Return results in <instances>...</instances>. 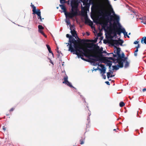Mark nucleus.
Here are the masks:
<instances>
[{
  "label": "nucleus",
  "instance_id": "59",
  "mask_svg": "<svg viewBox=\"0 0 146 146\" xmlns=\"http://www.w3.org/2000/svg\"><path fill=\"white\" fill-rule=\"evenodd\" d=\"M137 114H138V111H137Z\"/></svg>",
  "mask_w": 146,
  "mask_h": 146
},
{
  "label": "nucleus",
  "instance_id": "31",
  "mask_svg": "<svg viewBox=\"0 0 146 146\" xmlns=\"http://www.w3.org/2000/svg\"><path fill=\"white\" fill-rule=\"evenodd\" d=\"M108 62H109L107 63V65L109 66V68L110 69L112 65V62L110 61H109Z\"/></svg>",
  "mask_w": 146,
  "mask_h": 146
},
{
  "label": "nucleus",
  "instance_id": "10",
  "mask_svg": "<svg viewBox=\"0 0 146 146\" xmlns=\"http://www.w3.org/2000/svg\"><path fill=\"white\" fill-rule=\"evenodd\" d=\"M71 10L77 11L78 3L76 0H72L71 2Z\"/></svg>",
  "mask_w": 146,
  "mask_h": 146
},
{
  "label": "nucleus",
  "instance_id": "53",
  "mask_svg": "<svg viewBox=\"0 0 146 146\" xmlns=\"http://www.w3.org/2000/svg\"><path fill=\"white\" fill-rule=\"evenodd\" d=\"M57 53H59V51L58 50H57Z\"/></svg>",
  "mask_w": 146,
  "mask_h": 146
},
{
  "label": "nucleus",
  "instance_id": "38",
  "mask_svg": "<svg viewBox=\"0 0 146 146\" xmlns=\"http://www.w3.org/2000/svg\"><path fill=\"white\" fill-rule=\"evenodd\" d=\"M84 143V141L83 139H81L80 140V144L81 145L83 144Z\"/></svg>",
  "mask_w": 146,
  "mask_h": 146
},
{
  "label": "nucleus",
  "instance_id": "63",
  "mask_svg": "<svg viewBox=\"0 0 146 146\" xmlns=\"http://www.w3.org/2000/svg\"><path fill=\"white\" fill-rule=\"evenodd\" d=\"M130 33H129V35H130Z\"/></svg>",
  "mask_w": 146,
  "mask_h": 146
},
{
  "label": "nucleus",
  "instance_id": "28",
  "mask_svg": "<svg viewBox=\"0 0 146 146\" xmlns=\"http://www.w3.org/2000/svg\"><path fill=\"white\" fill-rule=\"evenodd\" d=\"M107 58L109 60H113L114 62H115V61L117 60V59H116L111 57H108Z\"/></svg>",
  "mask_w": 146,
  "mask_h": 146
},
{
  "label": "nucleus",
  "instance_id": "33",
  "mask_svg": "<svg viewBox=\"0 0 146 146\" xmlns=\"http://www.w3.org/2000/svg\"><path fill=\"white\" fill-rule=\"evenodd\" d=\"M38 28L39 31L40 30H41L44 29V27L42 25H40L38 26Z\"/></svg>",
  "mask_w": 146,
  "mask_h": 146
},
{
  "label": "nucleus",
  "instance_id": "27",
  "mask_svg": "<svg viewBox=\"0 0 146 146\" xmlns=\"http://www.w3.org/2000/svg\"><path fill=\"white\" fill-rule=\"evenodd\" d=\"M83 3V4L84 5L87 4L88 0H80Z\"/></svg>",
  "mask_w": 146,
  "mask_h": 146
},
{
  "label": "nucleus",
  "instance_id": "21",
  "mask_svg": "<svg viewBox=\"0 0 146 146\" xmlns=\"http://www.w3.org/2000/svg\"><path fill=\"white\" fill-rule=\"evenodd\" d=\"M124 62L125 63L124 67L126 68L128 67L129 66V62L127 61V59Z\"/></svg>",
  "mask_w": 146,
  "mask_h": 146
},
{
  "label": "nucleus",
  "instance_id": "4",
  "mask_svg": "<svg viewBox=\"0 0 146 146\" xmlns=\"http://www.w3.org/2000/svg\"><path fill=\"white\" fill-rule=\"evenodd\" d=\"M117 62L119 64V66L120 68H123V62L126 60L127 59V57H125V54L122 53L121 55L120 54V57L117 56Z\"/></svg>",
  "mask_w": 146,
  "mask_h": 146
},
{
  "label": "nucleus",
  "instance_id": "39",
  "mask_svg": "<svg viewBox=\"0 0 146 146\" xmlns=\"http://www.w3.org/2000/svg\"><path fill=\"white\" fill-rule=\"evenodd\" d=\"M113 54V56L114 57H117V54H113V53H111L110 54Z\"/></svg>",
  "mask_w": 146,
  "mask_h": 146
},
{
  "label": "nucleus",
  "instance_id": "47",
  "mask_svg": "<svg viewBox=\"0 0 146 146\" xmlns=\"http://www.w3.org/2000/svg\"><path fill=\"white\" fill-rule=\"evenodd\" d=\"M142 90L143 92L146 91V88H144Z\"/></svg>",
  "mask_w": 146,
  "mask_h": 146
},
{
  "label": "nucleus",
  "instance_id": "2",
  "mask_svg": "<svg viewBox=\"0 0 146 146\" xmlns=\"http://www.w3.org/2000/svg\"><path fill=\"white\" fill-rule=\"evenodd\" d=\"M111 11L112 13V15L110 16V18H109V17L106 18L105 21L106 22L102 23V28L105 30H106V26L107 25L108 22L110 23V25H111V22L114 21L113 26V27H115V23L116 24L119 23L120 19L119 16L116 15L112 9Z\"/></svg>",
  "mask_w": 146,
  "mask_h": 146
},
{
  "label": "nucleus",
  "instance_id": "30",
  "mask_svg": "<svg viewBox=\"0 0 146 146\" xmlns=\"http://www.w3.org/2000/svg\"><path fill=\"white\" fill-rule=\"evenodd\" d=\"M125 105V103L123 102H120L119 103V106L121 107H123Z\"/></svg>",
  "mask_w": 146,
  "mask_h": 146
},
{
  "label": "nucleus",
  "instance_id": "3",
  "mask_svg": "<svg viewBox=\"0 0 146 146\" xmlns=\"http://www.w3.org/2000/svg\"><path fill=\"white\" fill-rule=\"evenodd\" d=\"M106 4L108 7L111 8V9L110 11H108L106 9L105 7L103 6H102L101 9L99 10L98 13L100 16H103V18L105 19L106 17H108V16H111V13H112L111 11L112 9L113 10V9L111 8V5L110 3V2L108 0H106Z\"/></svg>",
  "mask_w": 146,
  "mask_h": 146
},
{
  "label": "nucleus",
  "instance_id": "49",
  "mask_svg": "<svg viewBox=\"0 0 146 146\" xmlns=\"http://www.w3.org/2000/svg\"><path fill=\"white\" fill-rule=\"evenodd\" d=\"M109 72H111V73H113V71H111L110 69L109 70Z\"/></svg>",
  "mask_w": 146,
  "mask_h": 146
},
{
  "label": "nucleus",
  "instance_id": "32",
  "mask_svg": "<svg viewBox=\"0 0 146 146\" xmlns=\"http://www.w3.org/2000/svg\"><path fill=\"white\" fill-rule=\"evenodd\" d=\"M60 2L61 4H64V3H66V0H60Z\"/></svg>",
  "mask_w": 146,
  "mask_h": 146
},
{
  "label": "nucleus",
  "instance_id": "12",
  "mask_svg": "<svg viewBox=\"0 0 146 146\" xmlns=\"http://www.w3.org/2000/svg\"><path fill=\"white\" fill-rule=\"evenodd\" d=\"M102 55L99 56H97L96 55H91V56L92 57L95 58L96 61H100L102 60Z\"/></svg>",
  "mask_w": 146,
  "mask_h": 146
},
{
  "label": "nucleus",
  "instance_id": "52",
  "mask_svg": "<svg viewBox=\"0 0 146 146\" xmlns=\"http://www.w3.org/2000/svg\"><path fill=\"white\" fill-rule=\"evenodd\" d=\"M60 55V53H58V54H57V56H58V57Z\"/></svg>",
  "mask_w": 146,
  "mask_h": 146
},
{
  "label": "nucleus",
  "instance_id": "13",
  "mask_svg": "<svg viewBox=\"0 0 146 146\" xmlns=\"http://www.w3.org/2000/svg\"><path fill=\"white\" fill-rule=\"evenodd\" d=\"M70 30H71V33L73 37H74L75 38L78 37V36L76 34V31L74 29L72 30L71 27H70Z\"/></svg>",
  "mask_w": 146,
  "mask_h": 146
},
{
  "label": "nucleus",
  "instance_id": "20",
  "mask_svg": "<svg viewBox=\"0 0 146 146\" xmlns=\"http://www.w3.org/2000/svg\"><path fill=\"white\" fill-rule=\"evenodd\" d=\"M66 22L67 25H69L70 27H71V28L72 27V26L70 24V21L69 19H67L66 21Z\"/></svg>",
  "mask_w": 146,
  "mask_h": 146
},
{
  "label": "nucleus",
  "instance_id": "1",
  "mask_svg": "<svg viewBox=\"0 0 146 146\" xmlns=\"http://www.w3.org/2000/svg\"><path fill=\"white\" fill-rule=\"evenodd\" d=\"M81 42V41H78L74 44L73 46L75 49L74 48L72 45L71 46L70 44V46L69 47L68 50L70 51L71 52H75V54L78 57H80L82 59L84 60V58L82 57L83 55L82 54L87 56L90 54L91 50L81 46L79 44V43Z\"/></svg>",
  "mask_w": 146,
  "mask_h": 146
},
{
  "label": "nucleus",
  "instance_id": "24",
  "mask_svg": "<svg viewBox=\"0 0 146 146\" xmlns=\"http://www.w3.org/2000/svg\"><path fill=\"white\" fill-rule=\"evenodd\" d=\"M112 67L113 68V69L112 70H117L119 69V68H120L119 66V65H118V66H113Z\"/></svg>",
  "mask_w": 146,
  "mask_h": 146
},
{
  "label": "nucleus",
  "instance_id": "9",
  "mask_svg": "<svg viewBox=\"0 0 146 146\" xmlns=\"http://www.w3.org/2000/svg\"><path fill=\"white\" fill-rule=\"evenodd\" d=\"M66 37L69 38L68 42L69 43H68V45H69V47L70 46V44L72 46V44H74L77 42V40L72 36L68 34H66Z\"/></svg>",
  "mask_w": 146,
  "mask_h": 146
},
{
  "label": "nucleus",
  "instance_id": "18",
  "mask_svg": "<svg viewBox=\"0 0 146 146\" xmlns=\"http://www.w3.org/2000/svg\"><path fill=\"white\" fill-rule=\"evenodd\" d=\"M68 77L67 76H66H66H65L63 78V80L64 81L62 82L63 83L65 84L67 83V82L68 81Z\"/></svg>",
  "mask_w": 146,
  "mask_h": 146
},
{
  "label": "nucleus",
  "instance_id": "25",
  "mask_svg": "<svg viewBox=\"0 0 146 146\" xmlns=\"http://www.w3.org/2000/svg\"><path fill=\"white\" fill-rule=\"evenodd\" d=\"M65 84H66L67 85L69 86V87H70L71 88H74L72 85L71 84V83L70 82H69L68 81L67 82V83H65Z\"/></svg>",
  "mask_w": 146,
  "mask_h": 146
},
{
  "label": "nucleus",
  "instance_id": "26",
  "mask_svg": "<svg viewBox=\"0 0 146 146\" xmlns=\"http://www.w3.org/2000/svg\"><path fill=\"white\" fill-rule=\"evenodd\" d=\"M142 20L143 21L142 23H143L145 24H146V17H142Z\"/></svg>",
  "mask_w": 146,
  "mask_h": 146
},
{
  "label": "nucleus",
  "instance_id": "44",
  "mask_svg": "<svg viewBox=\"0 0 146 146\" xmlns=\"http://www.w3.org/2000/svg\"><path fill=\"white\" fill-rule=\"evenodd\" d=\"M105 83H106L107 85H110V83L108 81H106L105 82Z\"/></svg>",
  "mask_w": 146,
  "mask_h": 146
},
{
  "label": "nucleus",
  "instance_id": "40",
  "mask_svg": "<svg viewBox=\"0 0 146 146\" xmlns=\"http://www.w3.org/2000/svg\"><path fill=\"white\" fill-rule=\"evenodd\" d=\"M15 109V108H11L9 110L10 112L13 111Z\"/></svg>",
  "mask_w": 146,
  "mask_h": 146
},
{
  "label": "nucleus",
  "instance_id": "15",
  "mask_svg": "<svg viewBox=\"0 0 146 146\" xmlns=\"http://www.w3.org/2000/svg\"><path fill=\"white\" fill-rule=\"evenodd\" d=\"M59 6L61 7V9L63 10V12L64 13L67 12L66 9L64 4L60 5Z\"/></svg>",
  "mask_w": 146,
  "mask_h": 146
},
{
  "label": "nucleus",
  "instance_id": "50",
  "mask_svg": "<svg viewBox=\"0 0 146 146\" xmlns=\"http://www.w3.org/2000/svg\"><path fill=\"white\" fill-rule=\"evenodd\" d=\"M86 34H87V35H88V36H89L90 35L89 33L87 32H86Z\"/></svg>",
  "mask_w": 146,
  "mask_h": 146
},
{
  "label": "nucleus",
  "instance_id": "41",
  "mask_svg": "<svg viewBox=\"0 0 146 146\" xmlns=\"http://www.w3.org/2000/svg\"><path fill=\"white\" fill-rule=\"evenodd\" d=\"M102 76H103V78L104 79H106V76L105 75H104V74H102Z\"/></svg>",
  "mask_w": 146,
  "mask_h": 146
},
{
  "label": "nucleus",
  "instance_id": "16",
  "mask_svg": "<svg viewBox=\"0 0 146 146\" xmlns=\"http://www.w3.org/2000/svg\"><path fill=\"white\" fill-rule=\"evenodd\" d=\"M119 27L120 28L121 33H123L124 36L127 35V33L126 32L125 29L124 28L121 29V26H120L119 24Z\"/></svg>",
  "mask_w": 146,
  "mask_h": 146
},
{
  "label": "nucleus",
  "instance_id": "6",
  "mask_svg": "<svg viewBox=\"0 0 146 146\" xmlns=\"http://www.w3.org/2000/svg\"><path fill=\"white\" fill-rule=\"evenodd\" d=\"M71 12H66L65 13V15L66 18H68L69 19H72L74 17L77 15V12L76 11L71 10Z\"/></svg>",
  "mask_w": 146,
  "mask_h": 146
},
{
  "label": "nucleus",
  "instance_id": "17",
  "mask_svg": "<svg viewBox=\"0 0 146 146\" xmlns=\"http://www.w3.org/2000/svg\"><path fill=\"white\" fill-rule=\"evenodd\" d=\"M101 67L102 68V69L100 70H101V72H103V74H104L106 72V69L105 67H104V65H102Z\"/></svg>",
  "mask_w": 146,
  "mask_h": 146
},
{
  "label": "nucleus",
  "instance_id": "46",
  "mask_svg": "<svg viewBox=\"0 0 146 146\" xmlns=\"http://www.w3.org/2000/svg\"><path fill=\"white\" fill-rule=\"evenodd\" d=\"M107 52L105 51H103L102 52H101V54H102L106 53Z\"/></svg>",
  "mask_w": 146,
  "mask_h": 146
},
{
  "label": "nucleus",
  "instance_id": "64",
  "mask_svg": "<svg viewBox=\"0 0 146 146\" xmlns=\"http://www.w3.org/2000/svg\"><path fill=\"white\" fill-rule=\"evenodd\" d=\"M94 8L95 9V8H96L95 7H94Z\"/></svg>",
  "mask_w": 146,
  "mask_h": 146
},
{
  "label": "nucleus",
  "instance_id": "60",
  "mask_svg": "<svg viewBox=\"0 0 146 146\" xmlns=\"http://www.w3.org/2000/svg\"><path fill=\"white\" fill-rule=\"evenodd\" d=\"M58 48L57 47V50H58Z\"/></svg>",
  "mask_w": 146,
  "mask_h": 146
},
{
  "label": "nucleus",
  "instance_id": "54",
  "mask_svg": "<svg viewBox=\"0 0 146 146\" xmlns=\"http://www.w3.org/2000/svg\"><path fill=\"white\" fill-rule=\"evenodd\" d=\"M95 0H90V2L91 1H94Z\"/></svg>",
  "mask_w": 146,
  "mask_h": 146
},
{
  "label": "nucleus",
  "instance_id": "11",
  "mask_svg": "<svg viewBox=\"0 0 146 146\" xmlns=\"http://www.w3.org/2000/svg\"><path fill=\"white\" fill-rule=\"evenodd\" d=\"M116 24H117L116 23L115 24V27H113L114 28L113 29V33L114 34V36H116L117 34L120 35L121 33V31L120 27H117L116 29L115 28V26H116L115 25ZM118 24L119 25V23Z\"/></svg>",
  "mask_w": 146,
  "mask_h": 146
},
{
  "label": "nucleus",
  "instance_id": "23",
  "mask_svg": "<svg viewBox=\"0 0 146 146\" xmlns=\"http://www.w3.org/2000/svg\"><path fill=\"white\" fill-rule=\"evenodd\" d=\"M111 74V72H108L107 73V78L108 79H109L110 77H112L114 76V75H111L110 76Z\"/></svg>",
  "mask_w": 146,
  "mask_h": 146
},
{
  "label": "nucleus",
  "instance_id": "43",
  "mask_svg": "<svg viewBox=\"0 0 146 146\" xmlns=\"http://www.w3.org/2000/svg\"><path fill=\"white\" fill-rule=\"evenodd\" d=\"M138 42L139 41H136L134 42V44H138Z\"/></svg>",
  "mask_w": 146,
  "mask_h": 146
},
{
  "label": "nucleus",
  "instance_id": "61",
  "mask_svg": "<svg viewBox=\"0 0 146 146\" xmlns=\"http://www.w3.org/2000/svg\"><path fill=\"white\" fill-rule=\"evenodd\" d=\"M109 81H110V80H111V79H109Z\"/></svg>",
  "mask_w": 146,
  "mask_h": 146
},
{
  "label": "nucleus",
  "instance_id": "19",
  "mask_svg": "<svg viewBox=\"0 0 146 146\" xmlns=\"http://www.w3.org/2000/svg\"><path fill=\"white\" fill-rule=\"evenodd\" d=\"M46 46L47 47V48L49 52L50 53H51L53 56L54 54L52 52V51L51 50V48L50 46L48 44H46Z\"/></svg>",
  "mask_w": 146,
  "mask_h": 146
},
{
  "label": "nucleus",
  "instance_id": "55",
  "mask_svg": "<svg viewBox=\"0 0 146 146\" xmlns=\"http://www.w3.org/2000/svg\"><path fill=\"white\" fill-rule=\"evenodd\" d=\"M127 36V37L128 38H129V36L128 35H126Z\"/></svg>",
  "mask_w": 146,
  "mask_h": 146
},
{
  "label": "nucleus",
  "instance_id": "8",
  "mask_svg": "<svg viewBox=\"0 0 146 146\" xmlns=\"http://www.w3.org/2000/svg\"><path fill=\"white\" fill-rule=\"evenodd\" d=\"M123 42V41L121 40L120 39H119V40H117L112 39L110 40L109 43L111 45L113 46H114V45H116L117 46L120 45L121 46Z\"/></svg>",
  "mask_w": 146,
  "mask_h": 146
},
{
  "label": "nucleus",
  "instance_id": "7",
  "mask_svg": "<svg viewBox=\"0 0 146 146\" xmlns=\"http://www.w3.org/2000/svg\"><path fill=\"white\" fill-rule=\"evenodd\" d=\"M31 7H32L33 9L32 11L33 12V14H36L38 16V19H40L41 21H42L41 16V12L40 10H37V11H36V7L33 5L31 4Z\"/></svg>",
  "mask_w": 146,
  "mask_h": 146
},
{
  "label": "nucleus",
  "instance_id": "57",
  "mask_svg": "<svg viewBox=\"0 0 146 146\" xmlns=\"http://www.w3.org/2000/svg\"><path fill=\"white\" fill-rule=\"evenodd\" d=\"M97 38L96 39H95V42H96V41H97Z\"/></svg>",
  "mask_w": 146,
  "mask_h": 146
},
{
  "label": "nucleus",
  "instance_id": "34",
  "mask_svg": "<svg viewBox=\"0 0 146 146\" xmlns=\"http://www.w3.org/2000/svg\"><path fill=\"white\" fill-rule=\"evenodd\" d=\"M90 21V20L88 19V18H86L85 20V23H89Z\"/></svg>",
  "mask_w": 146,
  "mask_h": 146
},
{
  "label": "nucleus",
  "instance_id": "29",
  "mask_svg": "<svg viewBox=\"0 0 146 146\" xmlns=\"http://www.w3.org/2000/svg\"><path fill=\"white\" fill-rule=\"evenodd\" d=\"M39 32L42 35H43L45 37H47V36L45 35L43 32L41 30H40Z\"/></svg>",
  "mask_w": 146,
  "mask_h": 146
},
{
  "label": "nucleus",
  "instance_id": "48",
  "mask_svg": "<svg viewBox=\"0 0 146 146\" xmlns=\"http://www.w3.org/2000/svg\"><path fill=\"white\" fill-rule=\"evenodd\" d=\"M137 55V52H135H135H134V55L135 56H136Z\"/></svg>",
  "mask_w": 146,
  "mask_h": 146
},
{
  "label": "nucleus",
  "instance_id": "58",
  "mask_svg": "<svg viewBox=\"0 0 146 146\" xmlns=\"http://www.w3.org/2000/svg\"><path fill=\"white\" fill-rule=\"evenodd\" d=\"M113 131H116V129H113Z\"/></svg>",
  "mask_w": 146,
  "mask_h": 146
},
{
  "label": "nucleus",
  "instance_id": "5",
  "mask_svg": "<svg viewBox=\"0 0 146 146\" xmlns=\"http://www.w3.org/2000/svg\"><path fill=\"white\" fill-rule=\"evenodd\" d=\"M89 44L91 45V46L90 47H88V48H94V49L91 50V51H92L94 52L97 51L98 53L100 54V55H102L101 54V52L103 51V49L102 47H101L100 49L99 46L97 44L93 43H89Z\"/></svg>",
  "mask_w": 146,
  "mask_h": 146
},
{
  "label": "nucleus",
  "instance_id": "36",
  "mask_svg": "<svg viewBox=\"0 0 146 146\" xmlns=\"http://www.w3.org/2000/svg\"><path fill=\"white\" fill-rule=\"evenodd\" d=\"M87 7H83L82 8V9L83 10V11H87Z\"/></svg>",
  "mask_w": 146,
  "mask_h": 146
},
{
  "label": "nucleus",
  "instance_id": "22",
  "mask_svg": "<svg viewBox=\"0 0 146 146\" xmlns=\"http://www.w3.org/2000/svg\"><path fill=\"white\" fill-rule=\"evenodd\" d=\"M141 42L142 43H145L146 44V36L145 37H143L141 40Z\"/></svg>",
  "mask_w": 146,
  "mask_h": 146
},
{
  "label": "nucleus",
  "instance_id": "56",
  "mask_svg": "<svg viewBox=\"0 0 146 146\" xmlns=\"http://www.w3.org/2000/svg\"><path fill=\"white\" fill-rule=\"evenodd\" d=\"M97 38L96 39H95V42H96V41H97Z\"/></svg>",
  "mask_w": 146,
  "mask_h": 146
},
{
  "label": "nucleus",
  "instance_id": "51",
  "mask_svg": "<svg viewBox=\"0 0 146 146\" xmlns=\"http://www.w3.org/2000/svg\"><path fill=\"white\" fill-rule=\"evenodd\" d=\"M138 51V49L136 48V50L135 51V52H137Z\"/></svg>",
  "mask_w": 146,
  "mask_h": 146
},
{
  "label": "nucleus",
  "instance_id": "45",
  "mask_svg": "<svg viewBox=\"0 0 146 146\" xmlns=\"http://www.w3.org/2000/svg\"><path fill=\"white\" fill-rule=\"evenodd\" d=\"M140 47V45L139 44H138L137 46L136 47V48L138 49Z\"/></svg>",
  "mask_w": 146,
  "mask_h": 146
},
{
  "label": "nucleus",
  "instance_id": "42",
  "mask_svg": "<svg viewBox=\"0 0 146 146\" xmlns=\"http://www.w3.org/2000/svg\"><path fill=\"white\" fill-rule=\"evenodd\" d=\"M3 129L4 131H5L6 130V128L5 126H3Z\"/></svg>",
  "mask_w": 146,
  "mask_h": 146
},
{
  "label": "nucleus",
  "instance_id": "37",
  "mask_svg": "<svg viewBox=\"0 0 146 146\" xmlns=\"http://www.w3.org/2000/svg\"><path fill=\"white\" fill-rule=\"evenodd\" d=\"M89 22H90L89 23V25L90 26H92V25L93 24V22L92 21H91L90 20Z\"/></svg>",
  "mask_w": 146,
  "mask_h": 146
},
{
  "label": "nucleus",
  "instance_id": "35",
  "mask_svg": "<svg viewBox=\"0 0 146 146\" xmlns=\"http://www.w3.org/2000/svg\"><path fill=\"white\" fill-rule=\"evenodd\" d=\"M91 60L92 62H93L94 63H95V62L96 61L95 58H92L91 59Z\"/></svg>",
  "mask_w": 146,
  "mask_h": 146
},
{
  "label": "nucleus",
  "instance_id": "62",
  "mask_svg": "<svg viewBox=\"0 0 146 146\" xmlns=\"http://www.w3.org/2000/svg\"><path fill=\"white\" fill-rule=\"evenodd\" d=\"M84 102H86V101H85V100H84Z\"/></svg>",
  "mask_w": 146,
  "mask_h": 146
},
{
  "label": "nucleus",
  "instance_id": "14",
  "mask_svg": "<svg viewBox=\"0 0 146 146\" xmlns=\"http://www.w3.org/2000/svg\"><path fill=\"white\" fill-rule=\"evenodd\" d=\"M114 47L117 48L116 54L117 56L120 57V48L119 47H117L116 46H114Z\"/></svg>",
  "mask_w": 146,
  "mask_h": 146
}]
</instances>
